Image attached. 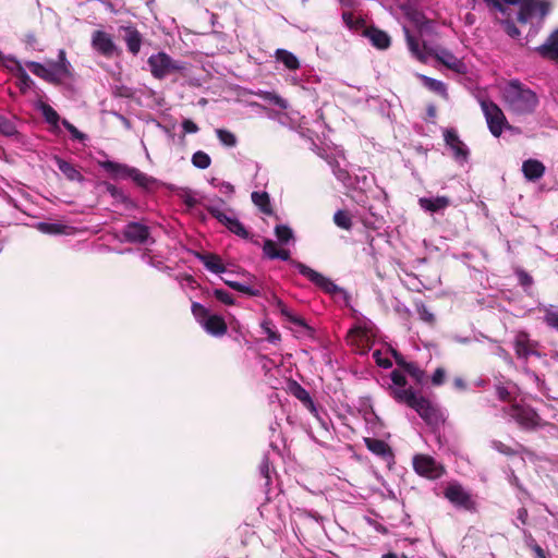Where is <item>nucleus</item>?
I'll list each match as a JSON object with an SVG mask.
<instances>
[{"label": "nucleus", "mask_w": 558, "mask_h": 558, "mask_svg": "<svg viewBox=\"0 0 558 558\" xmlns=\"http://www.w3.org/2000/svg\"><path fill=\"white\" fill-rule=\"evenodd\" d=\"M445 497L454 506L461 507L465 510L474 509L475 502L472 500L471 495L465 492L460 484H450L445 489Z\"/></svg>", "instance_id": "obj_15"}, {"label": "nucleus", "mask_w": 558, "mask_h": 558, "mask_svg": "<svg viewBox=\"0 0 558 558\" xmlns=\"http://www.w3.org/2000/svg\"><path fill=\"white\" fill-rule=\"evenodd\" d=\"M505 99L510 110L518 114L532 113L538 105L536 94L519 81L509 83L505 89Z\"/></svg>", "instance_id": "obj_4"}, {"label": "nucleus", "mask_w": 558, "mask_h": 558, "mask_svg": "<svg viewBox=\"0 0 558 558\" xmlns=\"http://www.w3.org/2000/svg\"><path fill=\"white\" fill-rule=\"evenodd\" d=\"M519 282L521 286L530 287L533 283V278L524 270H519L518 272Z\"/></svg>", "instance_id": "obj_56"}, {"label": "nucleus", "mask_w": 558, "mask_h": 558, "mask_svg": "<svg viewBox=\"0 0 558 558\" xmlns=\"http://www.w3.org/2000/svg\"><path fill=\"white\" fill-rule=\"evenodd\" d=\"M373 359L380 367L390 368L392 366V362L388 357H384L380 350H375L373 352Z\"/></svg>", "instance_id": "obj_51"}, {"label": "nucleus", "mask_w": 558, "mask_h": 558, "mask_svg": "<svg viewBox=\"0 0 558 558\" xmlns=\"http://www.w3.org/2000/svg\"><path fill=\"white\" fill-rule=\"evenodd\" d=\"M342 20L350 28L353 27L354 15L352 12H343Z\"/></svg>", "instance_id": "obj_63"}, {"label": "nucleus", "mask_w": 558, "mask_h": 558, "mask_svg": "<svg viewBox=\"0 0 558 558\" xmlns=\"http://www.w3.org/2000/svg\"><path fill=\"white\" fill-rule=\"evenodd\" d=\"M444 140L452 153L453 158L459 162H466L469 160L470 150L468 146L460 140L458 133L453 129H447L444 131Z\"/></svg>", "instance_id": "obj_14"}, {"label": "nucleus", "mask_w": 558, "mask_h": 558, "mask_svg": "<svg viewBox=\"0 0 558 558\" xmlns=\"http://www.w3.org/2000/svg\"><path fill=\"white\" fill-rule=\"evenodd\" d=\"M539 56L550 60H558V28L555 29L546 41L536 48Z\"/></svg>", "instance_id": "obj_22"}, {"label": "nucleus", "mask_w": 558, "mask_h": 558, "mask_svg": "<svg viewBox=\"0 0 558 558\" xmlns=\"http://www.w3.org/2000/svg\"><path fill=\"white\" fill-rule=\"evenodd\" d=\"M113 179H131L137 186L150 191L157 185V180L137 168L111 160L99 163Z\"/></svg>", "instance_id": "obj_5"}, {"label": "nucleus", "mask_w": 558, "mask_h": 558, "mask_svg": "<svg viewBox=\"0 0 558 558\" xmlns=\"http://www.w3.org/2000/svg\"><path fill=\"white\" fill-rule=\"evenodd\" d=\"M182 129H183L184 133H190V134L197 133L198 130H199L197 124L194 121L190 120V119L183 120Z\"/></svg>", "instance_id": "obj_55"}, {"label": "nucleus", "mask_w": 558, "mask_h": 558, "mask_svg": "<svg viewBox=\"0 0 558 558\" xmlns=\"http://www.w3.org/2000/svg\"><path fill=\"white\" fill-rule=\"evenodd\" d=\"M207 211L214 218H216L222 226L229 229L230 226L235 221L236 218L229 217L226 213L216 206H208Z\"/></svg>", "instance_id": "obj_32"}, {"label": "nucleus", "mask_w": 558, "mask_h": 558, "mask_svg": "<svg viewBox=\"0 0 558 558\" xmlns=\"http://www.w3.org/2000/svg\"><path fill=\"white\" fill-rule=\"evenodd\" d=\"M228 230L241 239L250 238V232L239 219H235V221L232 223V226L229 227Z\"/></svg>", "instance_id": "obj_45"}, {"label": "nucleus", "mask_w": 558, "mask_h": 558, "mask_svg": "<svg viewBox=\"0 0 558 558\" xmlns=\"http://www.w3.org/2000/svg\"><path fill=\"white\" fill-rule=\"evenodd\" d=\"M508 414L524 429H534L539 425L541 417L531 407L512 404Z\"/></svg>", "instance_id": "obj_12"}, {"label": "nucleus", "mask_w": 558, "mask_h": 558, "mask_svg": "<svg viewBox=\"0 0 558 558\" xmlns=\"http://www.w3.org/2000/svg\"><path fill=\"white\" fill-rule=\"evenodd\" d=\"M524 177L530 181H536L545 173V166L536 159H527L522 165Z\"/></svg>", "instance_id": "obj_25"}, {"label": "nucleus", "mask_w": 558, "mask_h": 558, "mask_svg": "<svg viewBox=\"0 0 558 558\" xmlns=\"http://www.w3.org/2000/svg\"><path fill=\"white\" fill-rule=\"evenodd\" d=\"M420 207L430 214L442 213L450 205L451 199L448 196H436V197H421L418 198Z\"/></svg>", "instance_id": "obj_18"}, {"label": "nucleus", "mask_w": 558, "mask_h": 558, "mask_svg": "<svg viewBox=\"0 0 558 558\" xmlns=\"http://www.w3.org/2000/svg\"><path fill=\"white\" fill-rule=\"evenodd\" d=\"M364 444L372 453L380 457L384 460L393 458L390 446L381 439L366 437L364 438Z\"/></svg>", "instance_id": "obj_21"}, {"label": "nucleus", "mask_w": 558, "mask_h": 558, "mask_svg": "<svg viewBox=\"0 0 558 558\" xmlns=\"http://www.w3.org/2000/svg\"><path fill=\"white\" fill-rule=\"evenodd\" d=\"M147 63L150 68L151 75L157 80H162L171 73L181 72L185 69L182 62L173 60L163 51L151 54Z\"/></svg>", "instance_id": "obj_8"}, {"label": "nucleus", "mask_w": 558, "mask_h": 558, "mask_svg": "<svg viewBox=\"0 0 558 558\" xmlns=\"http://www.w3.org/2000/svg\"><path fill=\"white\" fill-rule=\"evenodd\" d=\"M267 339L271 343H276L280 340V335L277 331L271 330L270 328H266Z\"/></svg>", "instance_id": "obj_61"}, {"label": "nucleus", "mask_w": 558, "mask_h": 558, "mask_svg": "<svg viewBox=\"0 0 558 558\" xmlns=\"http://www.w3.org/2000/svg\"><path fill=\"white\" fill-rule=\"evenodd\" d=\"M396 364L401 367L403 371L407 368V365H409L411 362H407L401 353L396 355L395 357Z\"/></svg>", "instance_id": "obj_64"}, {"label": "nucleus", "mask_w": 558, "mask_h": 558, "mask_svg": "<svg viewBox=\"0 0 558 558\" xmlns=\"http://www.w3.org/2000/svg\"><path fill=\"white\" fill-rule=\"evenodd\" d=\"M517 520L522 524V525H527L529 524V511L526 508L524 507H521L517 510Z\"/></svg>", "instance_id": "obj_57"}, {"label": "nucleus", "mask_w": 558, "mask_h": 558, "mask_svg": "<svg viewBox=\"0 0 558 558\" xmlns=\"http://www.w3.org/2000/svg\"><path fill=\"white\" fill-rule=\"evenodd\" d=\"M333 222L343 230H351L353 227L352 216L348 210L339 209L333 215Z\"/></svg>", "instance_id": "obj_31"}, {"label": "nucleus", "mask_w": 558, "mask_h": 558, "mask_svg": "<svg viewBox=\"0 0 558 558\" xmlns=\"http://www.w3.org/2000/svg\"><path fill=\"white\" fill-rule=\"evenodd\" d=\"M277 258L290 262L294 267L298 268L301 275L306 277L312 283L322 289L325 293L333 295L341 291V289L336 283H333L329 278L325 277L320 272L312 269L311 267L301 262L291 259L290 251L283 248L278 250Z\"/></svg>", "instance_id": "obj_6"}, {"label": "nucleus", "mask_w": 558, "mask_h": 558, "mask_svg": "<svg viewBox=\"0 0 558 558\" xmlns=\"http://www.w3.org/2000/svg\"><path fill=\"white\" fill-rule=\"evenodd\" d=\"M253 204L259 208V210L268 216L274 214L270 197L267 192H253L251 195Z\"/></svg>", "instance_id": "obj_26"}, {"label": "nucleus", "mask_w": 558, "mask_h": 558, "mask_svg": "<svg viewBox=\"0 0 558 558\" xmlns=\"http://www.w3.org/2000/svg\"><path fill=\"white\" fill-rule=\"evenodd\" d=\"M63 126L71 133L72 137L77 141H84L86 138V135L77 130L76 126H74L71 122L68 120L62 121Z\"/></svg>", "instance_id": "obj_50"}, {"label": "nucleus", "mask_w": 558, "mask_h": 558, "mask_svg": "<svg viewBox=\"0 0 558 558\" xmlns=\"http://www.w3.org/2000/svg\"><path fill=\"white\" fill-rule=\"evenodd\" d=\"M424 85L429 88L430 90L441 95L442 97H447V88L446 85L438 80L423 76Z\"/></svg>", "instance_id": "obj_38"}, {"label": "nucleus", "mask_w": 558, "mask_h": 558, "mask_svg": "<svg viewBox=\"0 0 558 558\" xmlns=\"http://www.w3.org/2000/svg\"><path fill=\"white\" fill-rule=\"evenodd\" d=\"M533 545L531 546L533 551L535 553L537 558H546L545 550L535 543V541L532 538Z\"/></svg>", "instance_id": "obj_60"}, {"label": "nucleus", "mask_w": 558, "mask_h": 558, "mask_svg": "<svg viewBox=\"0 0 558 558\" xmlns=\"http://www.w3.org/2000/svg\"><path fill=\"white\" fill-rule=\"evenodd\" d=\"M404 372L408 373L416 384H425L427 378L426 373L416 363L411 362L409 365H407Z\"/></svg>", "instance_id": "obj_35"}, {"label": "nucleus", "mask_w": 558, "mask_h": 558, "mask_svg": "<svg viewBox=\"0 0 558 558\" xmlns=\"http://www.w3.org/2000/svg\"><path fill=\"white\" fill-rule=\"evenodd\" d=\"M58 169L65 175L70 181H83L84 177L81 172L70 162L56 158Z\"/></svg>", "instance_id": "obj_27"}, {"label": "nucleus", "mask_w": 558, "mask_h": 558, "mask_svg": "<svg viewBox=\"0 0 558 558\" xmlns=\"http://www.w3.org/2000/svg\"><path fill=\"white\" fill-rule=\"evenodd\" d=\"M414 471L429 480H436L445 474V468L428 454H416L413 458Z\"/></svg>", "instance_id": "obj_10"}, {"label": "nucleus", "mask_w": 558, "mask_h": 558, "mask_svg": "<svg viewBox=\"0 0 558 558\" xmlns=\"http://www.w3.org/2000/svg\"><path fill=\"white\" fill-rule=\"evenodd\" d=\"M403 32L409 50L420 62L426 63L428 57H434L447 69L452 70L456 73H464V63L459 60L452 52L445 48L429 47L425 39L422 40L421 45L418 39L410 32L408 27H403Z\"/></svg>", "instance_id": "obj_2"}, {"label": "nucleus", "mask_w": 558, "mask_h": 558, "mask_svg": "<svg viewBox=\"0 0 558 558\" xmlns=\"http://www.w3.org/2000/svg\"><path fill=\"white\" fill-rule=\"evenodd\" d=\"M550 4L545 0H535V11L539 13L542 17L546 16L549 12Z\"/></svg>", "instance_id": "obj_54"}, {"label": "nucleus", "mask_w": 558, "mask_h": 558, "mask_svg": "<svg viewBox=\"0 0 558 558\" xmlns=\"http://www.w3.org/2000/svg\"><path fill=\"white\" fill-rule=\"evenodd\" d=\"M492 447L499 453L508 456V457L518 454L517 449L512 448L511 446H509L500 440H493Z\"/></svg>", "instance_id": "obj_43"}, {"label": "nucleus", "mask_w": 558, "mask_h": 558, "mask_svg": "<svg viewBox=\"0 0 558 558\" xmlns=\"http://www.w3.org/2000/svg\"><path fill=\"white\" fill-rule=\"evenodd\" d=\"M191 312L196 322L210 336L222 337L228 331V325L225 318L217 314H210L209 311L198 302H193Z\"/></svg>", "instance_id": "obj_7"}, {"label": "nucleus", "mask_w": 558, "mask_h": 558, "mask_svg": "<svg viewBox=\"0 0 558 558\" xmlns=\"http://www.w3.org/2000/svg\"><path fill=\"white\" fill-rule=\"evenodd\" d=\"M544 322L551 328L558 330V310L547 308Z\"/></svg>", "instance_id": "obj_47"}, {"label": "nucleus", "mask_w": 558, "mask_h": 558, "mask_svg": "<svg viewBox=\"0 0 558 558\" xmlns=\"http://www.w3.org/2000/svg\"><path fill=\"white\" fill-rule=\"evenodd\" d=\"M263 98L278 106L281 109H287L288 107L287 100L275 93L267 92L264 94Z\"/></svg>", "instance_id": "obj_49"}, {"label": "nucleus", "mask_w": 558, "mask_h": 558, "mask_svg": "<svg viewBox=\"0 0 558 558\" xmlns=\"http://www.w3.org/2000/svg\"><path fill=\"white\" fill-rule=\"evenodd\" d=\"M481 107L485 116L488 129L495 137H499L505 128H509L507 118L502 110L494 101L484 99Z\"/></svg>", "instance_id": "obj_9"}, {"label": "nucleus", "mask_w": 558, "mask_h": 558, "mask_svg": "<svg viewBox=\"0 0 558 558\" xmlns=\"http://www.w3.org/2000/svg\"><path fill=\"white\" fill-rule=\"evenodd\" d=\"M421 318L428 324H433L435 322L434 314L429 313L426 308H424L421 313Z\"/></svg>", "instance_id": "obj_62"}, {"label": "nucleus", "mask_w": 558, "mask_h": 558, "mask_svg": "<svg viewBox=\"0 0 558 558\" xmlns=\"http://www.w3.org/2000/svg\"><path fill=\"white\" fill-rule=\"evenodd\" d=\"M518 13V22L526 24L535 11V0H522Z\"/></svg>", "instance_id": "obj_29"}, {"label": "nucleus", "mask_w": 558, "mask_h": 558, "mask_svg": "<svg viewBox=\"0 0 558 558\" xmlns=\"http://www.w3.org/2000/svg\"><path fill=\"white\" fill-rule=\"evenodd\" d=\"M537 348L538 342L532 340L526 331L517 332L513 339V349L518 359L526 362L531 355L539 357L541 353Z\"/></svg>", "instance_id": "obj_13"}, {"label": "nucleus", "mask_w": 558, "mask_h": 558, "mask_svg": "<svg viewBox=\"0 0 558 558\" xmlns=\"http://www.w3.org/2000/svg\"><path fill=\"white\" fill-rule=\"evenodd\" d=\"M275 235L280 243L284 244L293 239V231L286 225H278L275 228Z\"/></svg>", "instance_id": "obj_40"}, {"label": "nucleus", "mask_w": 558, "mask_h": 558, "mask_svg": "<svg viewBox=\"0 0 558 558\" xmlns=\"http://www.w3.org/2000/svg\"><path fill=\"white\" fill-rule=\"evenodd\" d=\"M40 108L46 122L57 128L60 121L58 112L48 104H41Z\"/></svg>", "instance_id": "obj_39"}, {"label": "nucleus", "mask_w": 558, "mask_h": 558, "mask_svg": "<svg viewBox=\"0 0 558 558\" xmlns=\"http://www.w3.org/2000/svg\"><path fill=\"white\" fill-rule=\"evenodd\" d=\"M418 36H415L418 40L425 36H430L435 34V24L430 20H425L422 24L415 27Z\"/></svg>", "instance_id": "obj_41"}, {"label": "nucleus", "mask_w": 558, "mask_h": 558, "mask_svg": "<svg viewBox=\"0 0 558 558\" xmlns=\"http://www.w3.org/2000/svg\"><path fill=\"white\" fill-rule=\"evenodd\" d=\"M214 295H215V298L218 301H220L221 303H223L226 305H233L234 304L233 295L230 294L229 292H227L226 290L215 289L214 290Z\"/></svg>", "instance_id": "obj_48"}, {"label": "nucleus", "mask_w": 558, "mask_h": 558, "mask_svg": "<svg viewBox=\"0 0 558 558\" xmlns=\"http://www.w3.org/2000/svg\"><path fill=\"white\" fill-rule=\"evenodd\" d=\"M122 235L128 243L144 244L149 239L150 230L141 222L131 221L123 228Z\"/></svg>", "instance_id": "obj_16"}, {"label": "nucleus", "mask_w": 558, "mask_h": 558, "mask_svg": "<svg viewBox=\"0 0 558 558\" xmlns=\"http://www.w3.org/2000/svg\"><path fill=\"white\" fill-rule=\"evenodd\" d=\"M289 392L295 397L299 401L303 403V405L310 410L312 413L316 412L315 403L310 395V392L302 387L298 381L291 380L289 383Z\"/></svg>", "instance_id": "obj_23"}, {"label": "nucleus", "mask_w": 558, "mask_h": 558, "mask_svg": "<svg viewBox=\"0 0 558 558\" xmlns=\"http://www.w3.org/2000/svg\"><path fill=\"white\" fill-rule=\"evenodd\" d=\"M405 16L414 25V27H417L425 20H427V17L424 15V13L416 9H409L405 12Z\"/></svg>", "instance_id": "obj_44"}, {"label": "nucleus", "mask_w": 558, "mask_h": 558, "mask_svg": "<svg viewBox=\"0 0 558 558\" xmlns=\"http://www.w3.org/2000/svg\"><path fill=\"white\" fill-rule=\"evenodd\" d=\"M390 378L396 386L390 388V395L397 402L413 409L428 425L439 423L441 413L438 407L429 399L417 395L412 387L407 388L408 380L400 371H392Z\"/></svg>", "instance_id": "obj_1"}, {"label": "nucleus", "mask_w": 558, "mask_h": 558, "mask_svg": "<svg viewBox=\"0 0 558 558\" xmlns=\"http://www.w3.org/2000/svg\"><path fill=\"white\" fill-rule=\"evenodd\" d=\"M37 229L43 233L57 235L66 233V230L70 229V227L57 222H39Z\"/></svg>", "instance_id": "obj_30"}, {"label": "nucleus", "mask_w": 558, "mask_h": 558, "mask_svg": "<svg viewBox=\"0 0 558 558\" xmlns=\"http://www.w3.org/2000/svg\"><path fill=\"white\" fill-rule=\"evenodd\" d=\"M12 60L16 64V77L20 82V88H21V90L25 92V89L31 88V86L33 85L34 82L31 78V76L27 74L25 69L22 66V64L15 59H12Z\"/></svg>", "instance_id": "obj_34"}, {"label": "nucleus", "mask_w": 558, "mask_h": 558, "mask_svg": "<svg viewBox=\"0 0 558 558\" xmlns=\"http://www.w3.org/2000/svg\"><path fill=\"white\" fill-rule=\"evenodd\" d=\"M505 25L506 32L510 37L517 38L520 36L521 33L513 22L507 21Z\"/></svg>", "instance_id": "obj_58"}, {"label": "nucleus", "mask_w": 558, "mask_h": 558, "mask_svg": "<svg viewBox=\"0 0 558 558\" xmlns=\"http://www.w3.org/2000/svg\"><path fill=\"white\" fill-rule=\"evenodd\" d=\"M16 133L15 124L7 117L0 114V134L12 136Z\"/></svg>", "instance_id": "obj_42"}, {"label": "nucleus", "mask_w": 558, "mask_h": 558, "mask_svg": "<svg viewBox=\"0 0 558 558\" xmlns=\"http://www.w3.org/2000/svg\"><path fill=\"white\" fill-rule=\"evenodd\" d=\"M487 5L489 7H493L495 10L501 12V13H506V7L505 4L501 2L502 0H484Z\"/></svg>", "instance_id": "obj_59"}, {"label": "nucleus", "mask_w": 558, "mask_h": 558, "mask_svg": "<svg viewBox=\"0 0 558 558\" xmlns=\"http://www.w3.org/2000/svg\"><path fill=\"white\" fill-rule=\"evenodd\" d=\"M496 396H497V398L500 401H504V402H510L511 401V393H510V391L507 389V387H505L502 385H497L496 386Z\"/></svg>", "instance_id": "obj_53"}, {"label": "nucleus", "mask_w": 558, "mask_h": 558, "mask_svg": "<svg viewBox=\"0 0 558 558\" xmlns=\"http://www.w3.org/2000/svg\"><path fill=\"white\" fill-rule=\"evenodd\" d=\"M363 35L369 39V41L372 43V45L374 47H376L377 49H387L390 47V44H391V39H390V36L375 27V26H368L366 27L364 31H363Z\"/></svg>", "instance_id": "obj_19"}, {"label": "nucleus", "mask_w": 558, "mask_h": 558, "mask_svg": "<svg viewBox=\"0 0 558 558\" xmlns=\"http://www.w3.org/2000/svg\"><path fill=\"white\" fill-rule=\"evenodd\" d=\"M90 45L97 53L107 59H111L121 53V50L113 41L112 36L100 29L93 32Z\"/></svg>", "instance_id": "obj_11"}, {"label": "nucleus", "mask_w": 558, "mask_h": 558, "mask_svg": "<svg viewBox=\"0 0 558 558\" xmlns=\"http://www.w3.org/2000/svg\"><path fill=\"white\" fill-rule=\"evenodd\" d=\"M276 59L284 64V66L291 71H295L300 68L298 58L290 51L284 49H278L276 51Z\"/></svg>", "instance_id": "obj_28"}, {"label": "nucleus", "mask_w": 558, "mask_h": 558, "mask_svg": "<svg viewBox=\"0 0 558 558\" xmlns=\"http://www.w3.org/2000/svg\"><path fill=\"white\" fill-rule=\"evenodd\" d=\"M119 33L123 34L122 39L126 45L128 51L133 56H137L143 43V35L140 31L134 25L129 24L120 26Z\"/></svg>", "instance_id": "obj_17"}, {"label": "nucleus", "mask_w": 558, "mask_h": 558, "mask_svg": "<svg viewBox=\"0 0 558 558\" xmlns=\"http://www.w3.org/2000/svg\"><path fill=\"white\" fill-rule=\"evenodd\" d=\"M223 282L231 289H233L238 292H242L244 294L251 295V296H258L260 294L259 289H255L253 287L245 286L238 281H232V279H223Z\"/></svg>", "instance_id": "obj_33"}, {"label": "nucleus", "mask_w": 558, "mask_h": 558, "mask_svg": "<svg viewBox=\"0 0 558 558\" xmlns=\"http://www.w3.org/2000/svg\"><path fill=\"white\" fill-rule=\"evenodd\" d=\"M196 257L203 263V265L214 274H222L226 271V267L219 255L214 253H197Z\"/></svg>", "instance_id": "obj_24"}, {"label": "nucleus", "mask_w": 558, "mask_h": 558, "mask_svg": "<svg viewBox=\"0 0 558 558\" xmlns=\"http://www.w3.org/2000/svg\"><path fill=\"white\" fill-rule=\"evenodd\" d=\"M278 247H277V244L275 241L270 240V239H266L264 241V246H263V252L264 254L270 258V259H276L277 256H278Z\"/></svg>", "instance_id": "obj_46"}, {"label": "nucleus", "mask_w": 558, "mask_h": 558, "mask_svg": "<svg viewBox=\"0 0 558 558\" xmlns=\"http://www.w3.org/2000/svg\"><path fill=\"white\" fill-rule=\"evenodd\" d=\"M192 163L198 169H207L211 163V158L207 153L197 150L192 156Z\"/></svg>", "instance_id": "obj_37"}, {"label": "nucleus", "mask_w": 558, "mask_h": 558, "mask_svg": "<svg viewBox=\"0 0 558 558\" xmlns=\"http://www.w3.org/2000/svg\"><path fill=\"white\" fill-rule=\"evenodd\" d=\"M276 307L288 322L304 328L308 336L314 335V328L308 326L304 318L295 315L280 299H276Z\"/></svg>", "instance_id": "obj_20"}, {"label": "nucleus", "mask_w": 558, "mask_h": 558, "mask_svg": "<svg viewBox=\"0 0 558 558\" xmlns=\"http://www.w3.org/2000/svg\"><path fill=\"white\" fill-rule=\"evenodd\" d=\"M446 378V371L442 367H438L435 369L433 376H432V384L434 386H440L445 383Z\"/></svg>", "instance_id": "obj_52"}, {"label": "nucleus", "mask_w": 558, "mask_h": 558, "mask_svg": "<svg viewBox=\"0 0 558 558\" xmlns=\"http://www.w3.org/2000/svg\"><path fill=\"white\" fill-rule=\"evenodd\" d=\"M216 135L223 146L234 147L238 144L236 136L228 130L217 129Z\"/></svg>", "instance_id": "obj_36"}, {"label": "nucleus", "mask_w": 558, "mask_h": 558, "mask_svg": "<svg viewBox=\"0 0 558 558\" xmlns=\"http://www.w3.org/2000/svg\"><path fill=\"white\" fill-rule=\"evenodd\" d=\"M26 66L34 75L53 85H60L73 76L71 63L66 60L64 49L59 50L58 60L56 61H47L46 64L28 61Z\"/></svg>", "instance_id": "obj_3"}]
</instances>
